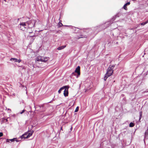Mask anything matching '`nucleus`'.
I'll return each instance as SVG.
<instances>
[{"label":"nucleus","instance_id":"nucleus-2","mask_svg":"<svg viewBox=\"0 0 148 148\" xmlns=\"http://www.w3.org/2000/svg\"><path fill=\"white\" fill-rule=\"evenodd\" d=\"M34 132V131L31 130L30 131L25 133L21 136V138L23 139H25L29 138L32 135Z\"/></svg>","mask_w":148,"mask_h":148},{"label":"nucleus","instance_id":"nucleus-3","mask_svg":"<svg viewBox=\"0 0 148 148\" xmlns=\"http://www.w3.org/2000/svg\"><path fill=\"white\" fill-rule=\"evenodd\" d=\"M49 59V58L48 57H44L42 56H38L36 59V61H41L46 62Z\"/></svg>","mask_w":148,"mask_h":148},{"label":"nucleus","instance_id":"nucleus-5","mask_svg":"<svg viewBox=\"0 0 148 148\" xmlns=\"http://www.w3.org/2000/svg\"><path fill=\"white\" fill-rule=\"evenodd\" d=\"M75 73H77V75L76 76V77L77 78L80 75V67L78 66L75 69V70L74 72H73L72 74L75 75Z\"/></svg>","mask_w":148,"mask_h":148},{"label":"nucleus","instance_id":"nucleus-17","mask_svg":"<svg viewBox=\"0 0 148 148\" xmlns=\"http://www.w3.org/2000/svg\"><path fill=\"white\" fill-rule=\"evenodd\" d=\"M21 61V60H18L17 59V60H16V62H18V63L20 62Z\"/></svg>","mask_w":148,"mask_h":148},{"label":"nucleus","instance_id":"nucleus-21","mask_svg":"<svg viewBox=\"0 0 148 148\" xmlns=\"http://www.w3.org/2000/svg\"><path fill=\"white\" fill-rule=\"evenodd\" d=\"M3 136V134L2 132H0V137L2 136Z\"/></svg>","mask_w":148,"mask_h":148},{"label":"nucleus","instance_id":"nucleus-1","mask_svg":"<svg viewBox=\"0 0 148 148\" xmlns=\"http://www.w3.org/2000/svg\"><path fill=\"white\" fill-rule=\"evenodd\" d=\"M114 67V65H110L109 66L107 69V72L105 75L104 77V79L105 81H106L108 77L110 76L112 74L113 72V69Z\"/></svg>","mask_w":148,"mask_h":148},{"label":"nucleus","instance_id":"nucleus-7","mask_svg":"<svg viewBox=\"0 0 148 148\" xmlns=\"http://www.w3.org/2000/svg\"><path fill=\"white\" fill-rule=\"evenodd\" d=\"M64 89V95L65 97H66L68 96V88L67 86V87H65Z\"/></svg>","mask_w":148,"mask_h":148},{"label":"nucleus","instance_id":"nucleus-6","mask_svg":"<svg viewBox=\"0 0 148 148\" xmlns=\"http://www.w3.org/2000/svg\"><path fill=\"white\" fill-rule=\"evenodd\" d=\"M20 28L22 30H24L27 27V25L26 23L23 22L20 24Z\"/></svg>","mask_w":148,"mask_h":148},{"label":"nucleus","instance_id":"nucleus-24","mask_svg":"<svg viewBox=\"0 0 148 148\" xmlns=\"http://www.w3.org/2000/svg\"><path fill=\"white\" fill-rule=\"evenodd\" d=\"M8 110H10L9 109H8Z\"/></svg>","mask_w":148,"mask_h":148},{"label":"nucleus","instance_id":"nucleus-23","mask_svg":"<svg viewBox=\"0 0 148 148\" xmlns=\"http://www.w3.org/2000/svg\"><path fill=\"white\" fill-rule=\"evenodd\" d=\"M7 0H4V1H5V2H6V1H7Z\"/></svg>","mask_w":148,"mask_h":148},{"label":"nucleus","instance_id":"nucleus-12","mask_svg":"<svg viewBox=\"0 0 148 148\" xmlns=\"http://www.w3.org/2000/svg\"><path fill=\"white\" fill-rule=\"evenodd\" d=\"M134 126V124L133 123L131 122L129 124V126L131 127H133Z\"/></svg>","mask_w":148,"mask_h":148},{"label":"nucleus","instance_id":"nucleus-14","mask_svg":"<svg viewBox=\"0 0 148 148\" xmlns=\"http://www.w3.org/2000/svg\"><path fill=\"white\" fill-rule=\"evenodd\" d=\"M148 23V20H147L145 22H143L141 23V25H144Z\"/></svg>","mask_w":148,"mask_h":148},{"label":"nucleus","instance_id":"nucleus-18","mask_svg":"<svg viewBox=\"0 0 148 148\" xmlns=\"http://www.w3.org/2000/svg\"><path fill=\"white\" fill-rule=\"evenodd\" d=\"M140 118H141V117H142V112H140Z\"/></svg>","mask_w":148,"mask_h":148},{"label":"nucleus","instance_id":"nucleus-15","mask_svg":"<svg viewBox=\"0 0 148 148\" xmlns=\"http://www.w3.org/2000/svg\"><path fill=\"white\" fill-rule=\"evenodd\" d=\"M127 6V5H125V4L124 5V6H123V8L124 9H125V10H127V8L126 7Z\"/></svg>","mask_w":148,"mask_h":148},{"label":"nucleus","instance_id":"nucleus-16","mask_svg":"<svg viewBox=\"0 0 148 148\" xmlns=\"http://www.w3.org/2000/svg\"><path fill=\"white\" fill-rule=\"evenodd\" d=\"M79 110V107H77L76 108L75 110V112H77L78 110Z\"/></svg>","mask_w":148,"mask_h":148},{"label":"nucleus","instance_id":"nucleus-13","mask_svg":"<svg viewBox=\"0 0 148 148\" xmlns=\"http://www.w3.org/2000/svg\"><path fill=\"white\" fill-rule=\"evenodd\" d=\"M17 60V59L16 58H12L10 59V60L11 61H14L15 62H16V60Z\"/></svg>","mask_w":148,"mask_h":148},{"label":"nucleus","instance_id":"nucleus-9","mask_svg":"<svg viewBox=\"0 0 148 148\" xmlns=\"http://www.w3.org/2000/svg\"><path fill=\"white\" fill-rule=\"evenodd\" d=\"M148 137V129L146 130L145 132V136H144V141H145V139L146 138H147Z\"/></svg>","mask_w":148,"mask_h":148},{"label":"nucleus","instance_id":"nucleus-8","mask_svg":"<svg viewBox=\"0 0 148 148\" xmlns=\"http://www.w3.org/2000/svg\"><path fill=\"white\" fill-rule=\"evenodd\" d=\"M10 141L11 142H13L14 141H16V142H18V141L17 140V139L16 138H14L12 139H7L6 140V141L7 142H10Z\"/></svg>","mask_w":148,"mask_h":148},{"label":"nucleus","instance_id":"nucleus-19","mask_svg":"<svg viewBox=\"0 0 148 148\" xmlns=\"http://www.w3.org/2000/svg\"><path fill=\"white\" fill-rule=\"evenodd\" d=\"M25 111V110H23L20 113L21 114H23Z\"/></svg>","mask_w":148,"mask_h":148},{"label":"nucleus","instance_id":"nucleus-20","mask_svg":"<svg viewBox=\"0 0 148 148\" xmlns=\"http://www.w3.org/2000/svg\"><path fill=\"white\" fill-rule=\"evenodd\" d=\"M130 2H128L127 3H126V4H125V5H126L127 6V5H129L130 4Z\"/></svg>","mask_w":148,"mask_h":148},{"label":"nucleus","instance_id":"nucleus-22","mask_svg":"<svg viewBox=\"0 0 148 148\" xmlns=\"http://www.w3.org/2000/svg\"><path fill=\"white\" fill-rule=\"evenodd\" d=\"M60 23V24L61 25H62V24L61 23Z\"/></svg>","mask_w":148,"mask_h":148},{"label":"nucleus","instance_id":"nucleus-10","mask_svg":"<svg viewBox=\"0 0 148 148\" xmlns=\"http://www.w3.org/2000/svg\"><path fill=\"white\" fill-rule=\"evenodd\" d=\"M66 47V46H65V45L60 47H58V48L57 49L58 50H62V49H64V48H65Z\"/></svg>","mask_w":148,"mask_h":148},{"label":"nucleus","instance_id":"nucleus-4","mask_svg":"<svg viewBox=\"0 0 148 148\" xmlns=\"http://www.w3.org/2000/svg\"><path fill=\"white\" fill-rule=\"evenodd\" d=\"M36 21L35 20H32L28 21L26 22L27 25V27H28L29 28H32L34 27Z\"/></svg>","mask_w":148,"mask_h":148},{"label":"nucleus","instance_id":"nucleus-11","mask_svg":"<svg viewBox=\"0 0 148 148\" xmlns=\"http://www.w3.org/2000/svg\"><path fill=\"white\" fill-rule=\"evenodd\" d=\"M67 87V86H64L62 87L61 88L58 90V92L59 93H60L61 92V91L62 90H63L64 89V88H65V87Z\"/></svg>","mask_w":148,"mask_h":148}]
</instances>
